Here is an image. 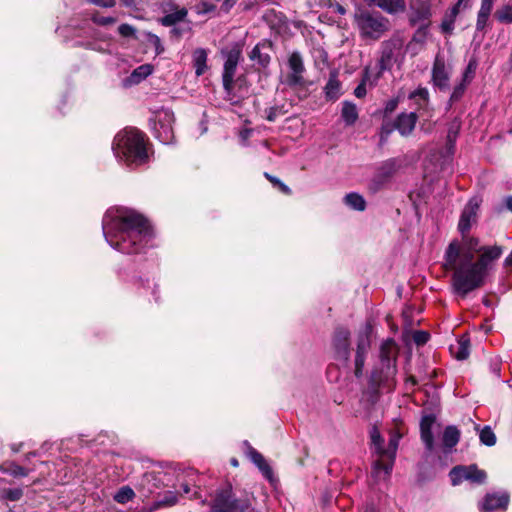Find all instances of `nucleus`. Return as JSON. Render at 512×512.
I'll use <instances>...</instances> for the list:
<instances>
[{
  "instance_id": "f3484780",
  "label": "nucleus",
  "mask_w": 512,
  "mask_h": 512,
  "mask_svg": "<svg viewBox=\"0 0 512 512\" xmlns=\"http://www.w3.org/2000/svg\"><path fill=\"white\" fill-rule=\"evenodd\" d=\"M434 422V416L426 415L422 418L420 423L421 439L428 451H432L434 448V439L432 434V426Z\"/></svg>"
},
{
  "instance_id": "bb28decb",
  "label": "nucleus",
  "mask_w": 512,
  "mask_h": 512,
  "mask_svg": "<svg viewBox=\"0 0 512 512\" xmlns=\"http://www.w3.org/2000/svg\"><path fill=\"white\" fill-rule=\"evenodd\" d=\"M378 7L387 13L393 14L405 10L404 0H380Z\"/></svg>"
},
{
  "instance_id": "5701e85b",
  "label": "nucleus",
  "mask_w": 512,
  "mask_h": 512,
  "mask_svg": "<svg viewBox=\"0 0 512 512\" xmlns=\"http://www.w3.org/2000/svg\"><path fill=\"white\" fill-rule=\"evenodd\" d=\"M409 99L419 110L426 109L429 102V92L426 88H418L410 94Z\"/></svg>"
},
{
  "instance_id": "58836bf2",
  "label": "nucleus",
  "mask_w": 512,
  "mask_h": 512,
  "mask_svg": "<svg viewBox=\"0 0 512 512\" xmlns=\"http://www.w3.org/2000/svg\"><path fill=\"white\" fill-rule=\"evenodd\" d=\"M148 43L154 48L156 55H160L164 52V47L160 38L155 34L148 35Z\"/></svg>"
},
{
  "instance_id": "8fccbe9b",
  "label": "nucleus",
  "mask_w": 512,
  "mask_h": 512,
  "mask_svg": "<svg viewBox=\"0 0 512 512\" xmlns=\"http://www.w3.org/2000/svg\"><path fill=\"white\" fill-rule=\"evenodd\" d=\"M258 469L261 471L265 478H267L268 480L272 479L273 472L266 460L263 461V464L260 465Z\"/></svg>"
},
{
  "instance_id": "052dcab7",
  "label": "nucleus",
  "mask_w": 512,
  "mask_h": 512,
  "mask_svg": "<svg viewBox=\"0 0 512 512\" xmlns=\"http://www.w3.org/2000/svg\"><path fill=\"white\" fill-rule=\"evenodd\" d=\"M271 181L275 184H278L279 187L281 188V190L286 193V194H289L290 193V189L283 183H281L279 180L277 179H271Z\"/></svg>"
},
{
  "instance_id": "603ef678",
  "label": "nucleus",
  "mask_w": 512,
  "mask_h": 512,
  "mask_svg": "<svg viewBox=\"0 0 512 512\" xmlns=\"http://www.w3.org/2000/svg\"><path fill=\"white\" fill-rule=\"evenodd\" d=\"M89 2L105 8L113 7L115 5V0H89Z\"/></svg>"
},
{
  "instance_id": "ddd939ff",
  "label": "nucleus",
  "mask_w": 512,
  "mask_h": 512,
  "mask_svg": "<svg viewBox=\"0 0 512 512\" xmlns=\"http://www.w3.org/2000/svg\"><path fill=\"white\" fill-rule=\"evenodd\" d=\"M370 348L369 333L367 330L359 333L357 337V350L355 356V375L360 377L364 367L366 355Z\"/></svg>"
},
{
  "instance_id": "79ce46f5",
  "label": "nucleus",
  "mask_w": 512,
  "mask_h": 512,
  "mask_svg": "<svg viewBox=\"0 0 512 512\" xmlns=\"http://www.w3.org/2000/svg\"><path fill=\"white\" fill-rule=\"evenodd\" d=\"M282 111L279 107H270L265 110V117L268 121L274 122Z\"/></svg>"
},
{
  "instance_id": "6e6d98bb",
  "label": "nucleus",
  "mask_w": 512,
  "mask_h": 512,
  "mask_svg": "<svg viewBox=\"0 0 512 512\" xmlns=\"http://www.w3.org/2000/svg\"><path fill=\"white\" fill-rule=\"evenodd\" d=\"M464 0H458V2L453 6L451 9V19H455V17L458 15L461 5L463 4Z\"/></svg>"
},
{
  "instance_id": "4d7b16f0",
  "label": "nucleus",
  "mask_w": 512,
  "mask_h": 512,
  "mask_svg": "<svg viewBox=\"0 0 512 512\" xmlns=\"http://www.w3.org/2000/svg\"><path fill=\"white\" fill-rule=\"evenodd\" d=\"M397 104H398V101L396 99H392V100L388 101V103L386 104V107H385V111L386 112L394 111L395 108L397 107Z\"/></svg>"
},
{
  "instance_id": "1a4fd4ad",
  "label": "nucleus",
  "mask_w": 512,
  "mask_h": 512,
  "mask_svg": "<svg viewBox=\"0 0 512 512\" xmlns=\"http://www.w3.org/2000/svg\"><path fill=\"white\" fill-rule=\"evenodd\" d=\"M399 439V434H392L389 440L388 448H383L381 458L375 462L373 467V473L376 477L385 478L390 474L398 448Z\"/></svg>"
},
{
  "instance_id": "f257e3e1",
  "label": "nucleus",
  "mask_w": 512,
  "mask_h": 512,
  "mask_svg": "<svg viewBox=\"0 0 512 512\" xmlns=\"http://www.w3.org/2000/svg\"><path fill=\"white\" fill-rule=\"evenodd\" d=\"M504 253L500 245L479 246L477 238L452 241L445 252V268L453 271L452 285L456 294L465 297L482 287Z\"/></svg>"
},
{
  "instance_id": "f8f14e48",
  "label": "nucleus",
  "mask_w": 512,
  "mask_h": 512,
  "mask_svg": "<svg viewBox=\"0 0 512 512\" xmlns=\"http://www.w3.org/2000/svg\"><path fill=\"white\" fill-rule=\"evenodd\" d=\"M350 332L348 329L337 328L333 336V348L335 358L339 361L347 362L350 356Z\"/></svg>"
},
{
  "instance_id": "09e8293b",
  "label": "nucleus",
  "mask_w": 512,
  "mask_h": 512,
  "mask_svg": "<svg viewBox=\"0 0 512 512\" xmlns=\"http://www.w3.org/2000/svg\"><path fill=\"white\" fill-rule=\"evenodd\" d=\"M430 10L428 7H423L420 11H418L415 15H413V21L426 20L430 17Z\"/></svg>"
},
{
  "instance_id": "393cba45",
  "label": "nucleus",
  "mask_w": 512,
  "mask_h": 512,
  "mask_svg": "<svg viewBox=\"0 0 512 512\" xmlns=\"http://www.w3.org/2000/svg\"><path fill=\"white\" fill-rule=\"evenodd\" d=\"M460 439V431L456 426H447L443 432V445L446 448H453Z\"/></svg>"
},
{
  "instance_id": "473e14b6",
  "label": "nucleus",
  "mask_w": 512,
  "mask_h": 512,
  "mask_svg": "<svg viewBox=\"0 0 512 512\" xmlns=\"http://www.w3.org/2000/svg\"><path fill=\"white\" fill-rule=\"evenodd\" d=\"M479 438L481 443L486 446H493L496 443V436L489 426H485L480 431Z\"/></svg>"
},
{
  "instance_id": "864d4df0",
  "label": "nucleus",
  "mask_w": 512,
  "mask_h": 512,
  "mask_svg": "<svg viewBox=\"0 0 512 512\" xmlns=\"http://www.w3.org/2000/svg\"><path fill=\"white\" fill-rule=\"evenodd\" d=\"M252 133L251 129H243L239 133L240 140L243 145H246L248 138L250 137Z\"/></svg>"
},
{
  "instance_id": "338daca9",
  "label": "nucleus",
  "mask_w": 512,
  "mask_h": 512,
  "mask_svg": "<svg viewBox=\"0 0 512 512\" xmlns=\"http://www.w3.org/2000/svg\"><path fill=\"white\" fill-rule=\"evenodd\" d=\"M365 512H377V510L373 506H368L366 507Z\"/></svg>"
},
{
  "instance_id": "2f4dec72",
  "label": "nucleus",
  "mask_w": 512,
  "mask_h": 512,
  "mask_svg": "<svg viewBox=\"0 0 512 512\" xmlns=\"http://www.w3.org/2000/svg\"><path fill=\"white\" fill-rule=\"evenodd\" d=\"M340 88V82L335 77H331L325 87L327 97L330 99L338 98Z\"/></svg>"
},
{
  "instance_id": "69168bd1",
  "label": "nucleus",
  "mask_w": 512,
  "mask_h": 512,
  "mask_svg": "<svg viewBox=\"0 0 512 512\" xmlns=\"http://www.w3.org/2000/svg\"><path fill=\"white\" fill-rule=\"evenodd\" d=\"M125 6H131L133 5V0H121Z\"/></svg>"
},
{
  "instance_id": "7c9ffc66",
  "label": "nucleus",
  "mask_w": 512,
  "mask_h": 512,
  "mask_svg": "<svg viewBox=\"0 0 512 512\" xmlns=\"http://www.w3.org/2000/svg\"><path fill=\"white\" fill-rule=\"evenodd\" d=\"M370 438H371V443L375 449V452L379 455V457L381 458V455H382V452H383V438L381 437L380 435V432L378 430L377 427H373L370 431Z\"/></svg>"
},
{
  "instance_id": "6e6552de",
  "label": "nucleus",
  "mask_w": 512,
  "mask_h": 512,
  "mask_svg": "<svg viewBox=\"0 0 512 512\" xmlns=\"http://www.w3.org/2000/svg\"><path fill=\"white\" fill-rule=\"evenodd\" d=\"M449 476L454 486L464 481L479 485L483 484L487 478L486 472L479 469L476 465L456 466L450 471Z\"/></svg>"
},
{
  "instance_id": "3c124183",
  "label": "nucleus",
  "mask_w": 512,
  "mask_h": 512,
  "mask_svg": "<svg viewBox=\"0 0 512 512\" xmlns=\"http://www.w3.org/2000/svg\"><path fill=\"white\" fill-rule=\"evenodd\" d=\"M10 474L14 477H24L28 474L27 470L19 465H13L10 468Z\"/></svg>"
},
{
  "instance_id": "bf43d9fd",
  "label": "nucleus",
  "mask_w": 512,
  "mask_h": 512,
  "mask_svg": "<svg viewBox=\"0 0 512 512\" xmlns=\"http://www.w3.org/2000/svg\"><path fill=\"white\" fill-rule=\"evenodd\" d=\"M453 22L454 20L453 19H450V21H444L442 23V29L443 31L445 32H450L452 29H453Z\"/></svg>"
},
{
  "instance_id": "c85d7f7f",
  "label": "nucleus",
  "mask_w": 512,
  "mask_h": 512,
  "mask_svg": "<svg viewBox=\"0 0 512 512\" xmlns=\"http://www.w3.org/2000/svg\"><path fill=\"white\" fill-rule=\"evenodd\" d=\"M393 341H387L381 346V358L383 365L387 367L388 370L393 368L394 359L391 355V350L393 348Z\"/></svg>"
},
{
  "instance_id": "4468645a",
  "label": "nucleus",
  "mask_w": 512,
  "mask_h": 512,
  "mask_svg": "<svg viewBox=\"0 0 512 512\" xmlns=\"http://www.w3.org/2000/svg\"><path fill=\"white\" fill-rule=\"evenodd\" d=\"M288 66L291 73L287 77V83L291 86L300 85L303 82V72L305 70L303 60L298 52H293L288 59Z\"/></svg>"
},
{
  "instance_id": "e2e57ef3",
  "label": "nucleus",
  "mask_w": 512,
  "mask_h": 512,
  "mask_svg": "<svg viewBox=\"0 0 512 512\" xmlns=\"http://www.w3.org/2000/svg\"><path fill=\"white\" fill-rule=\"evenodd\" d=\"M504 204L506 208L512 212V196L505 197Z\"/></svg>"
},
{
  "instance_id": "a19ab883",
  "label": "nucleus",
  "mask_w": 512,
  "mask_h": 512,
  "mask_svg": "<svg viewBox=\"0 0 512 512\" xmlns=\"http://www.w3.org/2000/svg\"><path fill=\"white\" fill-rule=\"evenodd\" d=\"M425 40H426V31L420 29L414 35L413 40L409 44L408 48H412L416 44H419L422 47L425 43Z\"/></svg>"
},
{
  "instance_id": "f03ea898",
  "label": "nucleus",
  "mask_w": 512,
  "mask_h": 512,
  "mask_svg": "<svg viewBox=\"0 0 512 512\" xmlns=\"http://www.w3.org/2000/svg\"><path fill=\"white\" fill-rule=\"evenodd\" d=\"M102 230L111 248L123 254L139 253L151 240L148 222L127 207H111L103 216Z\"/></svg>"
},
{
  "instance_id": "5fc2aeb1",
  "label": "nucleus",
  "mask_w": 512,
  "mask_h": 512,
  "mask_svg": "<svg viewBox=\"0 0 512 512\" xmlns=\"http://www.w3.org/2000/svg\"><path fill=\"white\" fill-rule=\"evenodd\" d=\"M190 26L187 25L185 29H182L180 27H173V29L171 30V34H173L174 36L176 37H181L183 35L184 32L186 31H190Z\"/></svg>"
},
{
  "instance_id": "f704fd0d",
  "label": "nucleus",
  "mask_w": 512,
  "mask_h": 512,
  "mask_svg": "<svg viewBox=\"0 0 512 512\" xmlns=\"http://www.w3.org/2000/svg\"><path fill=\"white\" fill-rule=\"evenodd\" d=\"M246 446V454L250 458V460L259 467L263 464L265 458L260 454L257 450H255L248 442H244Z\"/></svg>"
},
{
  "instance_id": "e433bc0d",
  "label": "nucleus",
  "mask_w": 512,
  "mask_h": 512,
  "mask_svg": "<svg viewBox=\"0 0 512 512\" xmlns=\"http://www.w3.org/2000/svg\"><path fill=\"white\" fill-rule=\"evenodd\" d=\"M23 496V490L21 488H9L4 489L2 497L10 501H18Z\"/></svg>"
},
{
  "instance_id": "7ed1b4c3",
  "label": "nucleus",
  "mask_w": 512,
  "mask_h": 512,
  "mask_svg": "<svg viewBox=\"0 0 512 512\" xmlns=\"http://www.w3.org/2000/svg\"><path fill=\"white\" fill-rule=\"evenodd\" d=\"M112 150L120 162L130 167L143 165L149 159L145 135L132 127L124 128L115 135Z\"/></svg>"
},
{
  "instance_id": "774afa93",
  "label": "nucleus",
  "mask_w": 512,
  "mask_h": 512,
  "mask_svg": "<svg viewBox=\"0 0 512 512\" xmlns=\"http://www.w3.org/2000/svg\"><path fill=\"white\" fill-rule=\"evenodd\" d=\"M231 464H232L233 466H238V461H237L236 459H232V460H231Z\"/></svg>"
},
{
  "instance_id": "20e7f679",
  "label": "nucleus",
  "mask_w": 512,
  "mask_h": 512,
  "mask_svg": "<svg viewBox=\"0 0 512 512\" xmlns=\"http://www.w3.org/2000/svg\"><path fill=\"white\" fill-rule=\"evenodd\" d=\"M221 53L225 58L222 73L223 87L226 93L225 97L232 104H237L240 97L234 93V77L241 58L242 49L239 44H234L230 48L222 50Z\"/></svg>"
},
{
  "instance_id": "de8ad7c7",
  "label": "nucleus",
  "mask_w": 512,
  "mask_h": 512,
  "mask_svg": "<svg viewBox=\"0 0 512 512\" xmlns=\"http://www.w3.org/2000/svg\"><path fill=\"white\" fill-rule=\"evenodd\" d=\"M430 10L428 7H423L420 11H418L415 15H413V21L426 20L430 17Z\"/></svg>"
},
{
  "instance_id": "13d9d810",
  "label": "nucleus",
  "mask_w": 512,
  "mask_h": 512,
  "mask_svg": "<svg viewBox=\"0 0 512 512\" xmlns=\"http://www.w3.org/2000/svg\"><path fill=\"white\" fill-rule=\"evenodd\" d=\"M214 9H215V5L204 2V3H202V8L199 11V13H208V12L213 11Z\"/></svg>"
},
{
  "instance_id": "412c9836",
  "label": "nucleus",
  "mask_w": 512,
  "mask_h": 512,
  "mask_svg": "<svg viewBox=\"0 0 512 512\" xmlns=\"http://www.w3.org/2000/svg\"><path fill=\"white\" fill-rule=\"evenodd\" d=\"M153 66L151 64H143L135 68L130 76L126 79L129 85H135L146 79L153 73Z\"/></svg>"
},
{
  "instance_id": "aec40b11",
  "label": "nucleus",
  "mask_w": 512,
  "mask_h": 512,
  "mask_svg": "<svg viewBox=\"0 0 512 512\" xmlns=\"http://www.w3.org/2000/svg\"><path fill=\"white\" fill-rule=\"evenodd\" d=\"M208 52L204 48H197L192 53V62L197 76L203 75L208 69L207 66Z\"/></svg>"
},
{
  "instance_id": "9d476101",
  "label": "nucleus",
  "mask_w": 512,
  "mask_h": 512,
  "mask_svg": "<svg viewBox=\"0 0 512 512\" xmlns=\"http://www.w3.org/2000/svg\"><path fill=\"white\" fill-rule=\"evenodd\" d=\"M452 68L446 63L444 56L438 53L432 67V83L440 91H447L450 87Z\"/></svg>"
},
{
  "instance_id": "ea45409f",
  "label": "nucleus",
  "mask_w": 512,
  "mask_h": 512,
  "mask_svg": "<svg viewBox=\"0 0 512 512\" xmlns=\"http://www.w3.org/2000/svg\"><path fill=\"white\" fill-rule=\"evenodd\" d=\"M475 70H476V63L469 62V64L467 65V67L462 75L461 80L469 84L474 77Z\"/></svg>"
},
{
  "instance_id": "cd10ccee",
  "label": "nucleus",
  "mask_w": 512,
  "mask_h": 512,
  "mask_svg": "<svg viewBox=\"0 0 512 512\" xmlns=\"http://www.w3.org/2000/svg\"><path fill=\"white\" fill-rule=\"evenodd\" d=\"M342 118L347 125H352L358 118V111L355 104L344 102L342 108Z\"/></svg>"
},
{
  "instance_id": "72a5a7b5",
  "label": "nucleus",
  "mask_w": 512,
  "mask_h": 512,
  "mask_svg": "<svg viewBox=\"0 0 512 512\" xmlns=\"http://www.w3.org/2000/svg\"><path fill=\"white\" fill-rule=\"evenodd\" d=\"M495 17L501 23H512V6L504 5L496 11Z\"/></svg>"
},
{
  "instance_id": "680f3d73",
  "label": "nucleus",
  "mask_w": 512,
  "mask_h": 512,
  "mask_svg": "<svg viewBox=\"0 0 512 512\" xmlns=\"http://www.w3.org/2000/svg\"><path fill=\"white\" fill-rule=\"evenodd\" d=\"M457 129H458V126L456 127V129H449V132H448V141L449 142H453L455 141V138H456V135H457Z\"/></svg>"
},
{
  "instance_id": "2eb2a0df",
  "label": "nucleus",
  "mask_w": 512,
  "mask_h": 512,
  "mask_svg": "<svg viewBox=\"0 0 512 512\" xmlns=\"http://www.w3.org/2000/svg\"><path fill=\"white\" fill-rule=\"evenodd\" d=\"M509 503V496L506 493L487 494L483 499L481 512H495L505 510Z\"/></svg>"
},
{
  "instance_id": "a211bd4d",
  "label": "nucleus",
  "mask_w": 512,
  "mask_h": 512,
  "mask_svg": "<svg viewBox=\"0 0 512 512\" xmlns=\"http://www.w3.org/2000/svg\"><path fill=\"white\" fill-rule=\"evenodd\" d=\"M493 4L494 0H481V6L477 13L476 32H485V29L489 24Z\"/></svg>"
},
{
  "instance_id": "6ab92c4d",
  "label": "nucleus",
  "mask_w": 512,
  "mask_h": 512,
  "mask_svg": "<svg viewBox=\"0 0 512 512\" xmlns=\"http://www.w3.org/2000/svg\"><path fill=\"white\" fill-rule=\"evenodd\" d=\"M417 122V116L414 112L402 113L398 116L395 122V128L403 136L409 135Z\"/></svg>"
},
{
  "instance_id": "49530a36",
  "label": "nucleus",
  "mask_w": 512,
  "mask_h": 512,
  "mask_svg": "<svg viewBox=\"0 0 512 512\" xmlns=\"http://www.w3.org/2000/svg\"><path fill=\"white\" fill-rule=\"evenodd\" d=\"M367 88H369L368 83H364V79L362 78L360 84L354 90V95L357 98L364 97L367 93Z\"/></svg>"
},
{
  "instance_id": "423d86ee",
  "label": "nucleus",
  "mask_w": 512,
  "mask_h": 512,
  "mask_svg": "<svg viewBox=\"0 0 512 512\" xmlns=\"http://www.w3.org/2000/svg\"><path fill=\"white\" fill-rule=\"evenodd\" d=\"M151 121L154 136L163 144H171L175 137L173 129L174 113L170 109L161 108L154 112Z\"/></svg>"
},
{
  "instance_id": "a18cd8bd",
  "label": "nucleus",
  "mask_w": 512,
  "mask_h": 512,
  "mask_svg": "<svg viewBox=\"0 0 512 512\" xmlns=\"http://www.w3.org/2000/svg\"><path fill=\"white\" fill-rule=\"evenodd\" d=\"M429 339V334L425 331H416L413 335V340L416 344H425Z\"/></svg>"
},
{
  "instance_id": "4c0bfd02",
  "label": "nucleus",
  "mask_w": 512,
  "mask_h": 512,
  "mask_svg": "<svg viewBox=\"0 0 512 512\" xmlns=\"http://www.w3.org/2000/svg\"><path fill=\"white\" fill-rule=\"evenodd\" d=\"M467 85H468V83H466L462 80L458 84L455 85V87L453 88V91L451 93V96H450L451 103L457 102L463 96Z\"/></svg>"
},
{
  "instance_id": "b1692460",
  "label": "nucleus",
  "mask_w": 512,
  "mask_h": 512,
  "mask_svg": "<svg viewBox=\"0 0 512 512\" xmlns=\"http://www.w3.org/2000/svg\"><path fill=\"white\" fill-rule=\"evenodd\" d=\"M188 11L186 8L178 9L174 12H171L164 17L161 18L160 22L163 26H175L177 23L182 22L187 17Z\"/></svg>"
},
{
  "instance_id": "c756f323",
  "label": "nucleus",
  "mask_w": 512,
  "mask_h": 512,
  "mask_svg": "<svg viewBox=\"0 0 512 512\" xmlns=\"http://www.w3.org/2000/svg\"><path fill=\"white\" fill-rule=\"evenodd\" d=\"M135 496V493L132 488L129 486H123L121 487L118 492L114 495V500L117 503L125 504L132 500Z\"/></svg>"
},
{
  "instance_id": "0eeeda50",
  "label": "nucleus",
  "mask_w": 512,
  "mask_h": 512,
  "mask_svg": "<svg viewBox=\"0 0 512 512\" xmlns=\"http://www.w3.org/2000/svg\"><path fill=\"white\" fill-rule=\"evenodd\" d=\"M212 512H255L247 500H237L230 488L218 491L213 503Z\"/></svg>"
},
{
  "instance_id": "9b49d317",
  "label": "nucleus",
  "mask_w": 512,
  "mask_h": 512,
  "mask_svg": "<svg viewBox=\"0 0 512 512\" xmlns=\"http://www.w3.org/2000/svg\"><path fill=\"white\" fill-rule=\"evenodd\" d=\"M391 56L389 54H382V56L375 62L367 65L363 72L364 83H368V87H374L383 73L390 68Z\"/></svg>"
},
{
  "instance_id": "a878e982",
  "label": "nucleus",
  "mask_w": 512,
  "mask_h": 512,
  "mask_svg": "<svg viewBox=\"0 0 512 512\" xmlns=\"http://www.w3.org/2000/svg\"><path fill=\"white\" fill-rule=\"evenodd\" d=\"M469 346V339L466 336H462L456 346H451V352L457 360H465L470 353Z\"/></svg>"
},
{
  "instance_id": "37998d69",
  "label": "nucleus",
  "mask_w": 512,
  "mask_h": 512,
  "mask_svg": "<svg viewBox=\"0 0 512 512\" xmlns=\"http://www.w3.org/2000/svg\"><path fill=\"white\" fill-rule=\"evenodd\" d=\"M118 32L123 37H133L135 35V28L129 24H122L118 28Z\"/></svg>"
},
{
  "instance_id": "c9c22d12",
  "label": "nucleus",
  "mask_w": 512,
  "mask_h": 512,
  "mask_svg": "<svg viewBox=\"0 0 512 512\" xmlns=\"http://www.w3.org/2000/svg\"><path fill=\"white\" fill-rule=\"evenodd\" d=\"M250 58L252 60H258L262 66H266L270 61V57L267 54H262L258 45L252 49Z\"/></svg>"
},
{
  "instance_id": "39448f33",
  "label": "nucleus",
  "mask_w": 512,
  "mask_h": 512,
  "mask_svg": "<svg viewBox=\"0 0 512 512\" xmlns=\"http://www.w3.org/2000/svg\"><path fill=\"white\" fill-rule=\"evenodd\" d=\"M355 22L363 38L376 40L388 30V20L378 13L360 10L355 14Z\"/></svg>"
},
{
  "instance_id": "dca6fc26",
  "label": "nucleus",
  "mask_w": 512,
  "mask_h": 512,
  "mask_svg": "<svg viewBox=\"0 0 512 512\" xmlns=\"http://www.w3.org/2000/svg\"><path fill=\"white\" fill-rule=\"evenodd\" d=\"M478 203L476 200H471L465 206L458 224V228L462 234L469 231L472 222L475 220Z\"/></svg>"
},
{
  "instance_id": "0e129e2a",
  "label": "nucleus",
  "mask_w": 512,
  "mask_h": 512,
  "mask_svg": "<svg viewBox=\"0 0 512 512\" xmlns=\"http://www.w3.org/2000/svg\"><path fill=\"white\" fill-rule=\"evenodd\" d=\"M365 1L368 3V5H376V6H378V3H379L380 0H365Z\"/></svg>"
},
{
  "instance_id": "4be33fe9",
  "label": "nucleus",
  "mask_w": 512,
  "mask_h": 512,
  "mask_svg": "<svg viewBox=\"0 0 512 512\" xmlns=\"http://www.w3.org/2000/svg\"><path fill=\"white\" fill-rule=\"evenodd\" d=\"M343 202L347 207L355 211H364L366 208V201L363 196L355 192L346 194Z\"/></svg>"
},
{
  "instance_id": "c03bdc74",
  "label": "nucleus",
  "mask_w": 512,
  "mask_h": 512,
  "mask_svg": "<svg viewBox=\"0 0 512 512\" xmlns=\"http://www.w3.org/2000/svg\"><path fill=\"white\" fill-rule=\"evenodd\" d=\"M92 20L94 23L102 26L114 24L116 22V18L114 17H104L99 15H94Z\"/></svg>"
}]
</instances>
